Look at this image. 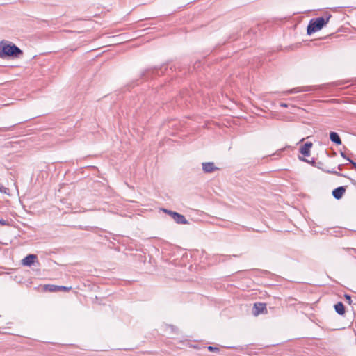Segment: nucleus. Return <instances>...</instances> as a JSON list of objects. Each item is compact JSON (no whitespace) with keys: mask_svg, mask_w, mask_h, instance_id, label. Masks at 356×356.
Listing matches in <instances>:
<instances>
[{"mask_svg":"<svg viewBox=\"0 0 356 356\" xmlns=\"http://www.w3.org/2000/svg\"><path fill=\"white\" fill-rule=\"evenodd\" d=\"M21 54H22V51L16 45L4 42H0V58L18 57Z\"/></svg>","mask_w":356,"mask_h":356,"instance_id":"nucleus-1","label":"nucleus"},{"mask_svg":"<svg viewBox=\"0 0 356 356\" xmlns=\"http://www.w3.org/2000/svg\"><path fill=\"white\" fill-rule=\"evenodd\" d=\"M330 17L327 19H325L323 17H318L312 19L307 26V34L311 35L313 33L321 30L323 26L327 23Z\"/></svg>","mask_w":356,"mask_h":356,"instance_id":"nucleus-2","label":"nucleus"},{"mask_svg":"<svg viewBox=\"0 0 356 356\" xmlns=\"http://www.w3.org/2000/svg\"><path fill=\"white\" fill-rule=\"evenodd\" d=\"M163 211L172 216L173 220L178 224H187L188 221L186 218L177 212H174L172 211H169L167 209H163Z\"/></svg>","mask_w":356,"mask_h":356,"instance_id":"nucleus-3","label":"nucleus"},{"mask_svg":"<svg viewBox=\"0 0 356 356\" xmlns=\"http://www.w3.org/2000/svg\"><path fill=\"white\" fill-rule=\"evenodd\" d=\"M252 313L254 316H258L262 313H267L266 305L261 302L254 303Z\"/></svg>","mask_w":356,"mask_h":356,"instance_id":"nucleus-4","label":"nucleus"},{"mask_svg":"<svg viewBox=\"0 0 356 356\" xmlns=\"http://www.w3.org/2000/svg\"><path fill=\"white\" fill-rule=\"evenodd\" d=\"M36 259L37 256L35 254H29L22 259V264L25 266H31L34 264Z\"/></svg>","mask_w":356,"mask_h":356,"instance_id":"nucleus-5","label":"nucleus"},{"mask_svg":"<svg viewBox=\"0 0 356 356\" xmlns=\"http://www.w3.org/2000/svg\"><path fill=\"white\" fill-rule=\"evenodd\" d=\"M346 186H339L332 191V195L337 200H340L346 192Z\"/></svg>","mask_w":356,"mask_h":356,"instance_id":"nucleus-6","label":"nucleus"},{"mask_svg":"<svg viewBox=\"0 0 356 356\" xmlns=\"http://www.w3.org/2000/svg\"><path fill=\"white\" fill-rule=\"evenodd\" d=\"M202 169L204 172L206 173H210L213 172L214 170H217L218 168H216L214 165V163L212 162H208V163H202Z\"/></svg>","mask_w":356,"mask_h":356,"instance_id":"nucleus-7","label":"nucleus"},{"mask_svg":"<svg viewBox=\"0 0 356 356\" xmlns=\"http://www.w3.org/2000/svg\"><path fill=\"white\" fill-rule=\"evenodd\" d=\"M312 147V143H306L300 149V152L302 154L305 156H309L310 155V149Z\"/></svg>","mask_w":356,"mask_h":356,"instance_id":"nucleus-8","label":"nucleus"},{"mask_svg":"<svg viewBox=\"0 0 356 356\" xmlns=\"http://www.w3.org/2000/svg\"><path fill=\"white\" fill-rule=\"evenodd\" d=\"M330 138L332 142L336 143L337 145L341 144V140L338 134H337L336 132H330Z\"/></svg>","mask_w":356,"mask_h":356,"instance_id":"nucleus-9","label":"nucleus"},{"mask_svg":"<svg viewBox=\"0 0 356 356\" xmlns=\"http://www.w3.org/2000/svg\"><path fill=\"white\" fill-rule=\"evenodd\" d=\"M334 309L339 314L343 315L345 313L344 306L342 302L337 303L334 305Z\"/></svg>","mask_w":356,"mask_h":356,"instance_id":"nucleus-10","label":"nucleus"},{"mask_svg":"<svg viewBox=\"0 0 356 356\" xmlns=\"http://www.w3.org/2000/svg\"><path fill=\"white\" fill-rule=\"evenodd\" d=\"M44 290L49 291L51 292H55L58 291V286L53 284H46L43 286Z\"/></svg>","mask_w":356,"mask_h":356,"instance_id":"nucleus-11","label":"nucleus"},{"mask_svg":"<svg viewBox=\"0 0 356 356\" xmlns=\"http://www.w3.org/2000/svg\"><path fill=\"white\" fill-rule=\"evenodd\" d=\"M58 291H68L72 289L71 286L67 287V286H58Z\"/></svg>","mask_w":356,"mask_h":356,"instance_id":"nucleus-12","label":"nucleus"},{"mask_svg":"<svg viewBox=\"0 0 356 356\" xmlns=\"http://www.w3.org/2000/svg\"><path fill=\"white\" fill-rule=\"evenodd\" d=\"M208 350L209 351H211V352H218L219 351V348H217V347H213V346H208Z\"/></svg>","mask_w":356,"mask_h":356,"instance_id":"nucleus-13","label":"nucleus"},{"mask_svg":"<svg viewBox=\"0 0 356 356\" xmlns=\"http://www.w3.org/2000/svg\"><path fill=\"white\" fill-rule=\"evenodd\" d=\"M299 92H300V90H299L298 88H296L291 89L290 90H288L286 92V93H297Z\"/></svg>","mask_w":356,"mask_h":356,"instance_id":"nucleus-14","label":"nucleus"},{"mask_svg":"<svg viewBox=\"0 0 356 356\" xmlns=\"http://www.w3.org/2000/svg\"><path fill=\"white\" fill-rule=\"evenodd\" d=\"M326 172H327V173L337 175H338V176H341V175L340 173H339L338 172H337V171H335V170H326Z\"/></svg>","mask_w":356,"mask_h":356,"instance_id":"nucleus-15","label":"nucleus"},{"mask_svg":"<svg viewBox=\"0 0 356 356\" xmlns=\"http://www.w3.org/2000/svg\"><path fill=\"white\" fill-rule=\"evenodd\" d=\"M0 225H8L9 223L7 221H6L5 220H3V219H0Z\"/></svg>","mask_w":356,"mask_h":356,"instance_id":"nucleus-16","label":"nucleus"},{"mask_svg":"<svg viewBox=\"0 0 356 356\" xmlns=\"http://www.w3.org/2000/svg\"><path fill=\"white\" fill-rule=\"evenodd\" d=\"M345 298L348 300V302L349 304H350L351 303V298H350V296L349 295L346 294L345 295Z\"/></svg>","mask_w":356,"mask_h":356,"instance_id":"nucleus-17","label":"nucleus"},{"mask_svg":"<svg viewBox=\"0 0 356 356\" xmlns=\"http://www.w3.org/2000/svg\"><path fill=\"white\" fill-rule=\"evenodd\" d=\"M347 160L354 166V168L356 169V163L353 162L351 159L349 158H347Z\"/></svg>","mask_w":356,"mask_h":356,"instance_id":"nucleus-18","label":"nucleus"},{"mask_svg":"<svg viewBox=\"0 0 356 356\" xmlns=\"http://www.w3.org/2000/svg\"><path fill=\"white\" fill-rule=\"evenodd\" d=\"M281 106H282V107H286V106H287V105H286V104H284V103H282V104H281Z\"/></svg>","mask_w":356,"mask_h":356,"instance_id":"nucleus-19","label":"nucleus"},{"mask_svg":"<svg viewBox=\"0 0 356 356\" xmlns=\"http://www.w3.org/2000/svg\"><path fill=\"white\" fill-rule=\"evenodd\" d=\"M338 169L339 170H342V165H338Z\"/></svg>","mask_w":356,"mask_h":356,"instance_id":"nucleus-20","label":"nucleus"},{"mask_svg":"<svg viewBox=\"0 0 356 356\" xmlns=\"http://www.w3.org/2000/svg\"><path fill=\"white\" fill-rule=\"evenodd\" d=\"M341 156L343 157V158H346V156H345V154L341 152Z\"/></svg>","mask_w":356,"mask_h":356,"instance_id":"nucleus-21","label":"nucleus"}]
</instances>
